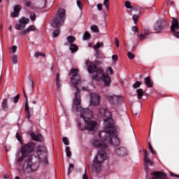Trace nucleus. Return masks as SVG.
<instances>
[{"label": "nucleus", "mask_w": 179, "mask_h": 179, "mask_svg": "<svg viewBox=\"0 0 179 179\" xmlns=\"http://www.w3.org/2000/svg\"><path fill=\"white\" fill-rule=\"evenodd\" d=\"M76 3L77 6H78L80 9H82V8H83V5L82 4V2L80 0H77Z\"/></svg>", "instance_id": "nucleus-45"}, {"label": "nucleus", "mask_w": 179, "mask_h": 179, "mask_svg": "<svg viewBox=\"0 0 179 179\" xmlns=\"http://www.w3.org/2000/svg\"><path fill=\"white\" fill-rule=\"evenodd\" d=\"M83 179H88L87 175L86 174L83 175Z\"/></svg>", "instance_id": "nucleus-59"}, {"label": "nucleus", "mask_w": 179, "mask_h": 179, "mask_svg": "<svg viewBox=\"0 0 179 179\" xmlns=\"http://www.w3.org/2000/svg\"><path fill=\"white\" fill-rule=\"evenodd\" d=\"M55 82H56V87H57V90H59L61 88V83H60V80H59V73H57L56 74V80H55Z\"/></svg>", "instance_id": "nucleus-24"}, {"label": "nucleus", "mask_w": 179, "mask_h": 179, "mask_svg": "<svg viewBox=\"0 0 179 179\" xmlns=\"http://www.w3.org/2000/svg\"><path fill=\"white\" fill-rule=\"evenodd\" d=\"M8 30H9V31H12V25H10L8 27Z\"/></svg>", "instance_id": "nucleus-61"}, {"label": "nucleus", "mask_w": 179, "mask_h": 179, "mask_svg": "<svg viewBox=\"0 0 179 179\" xmlns=\"http://www.w3.org/2000/svg\"><path fill=\"white\" fill-rule=\"evenodd\" d=\"M25 6L29 9L33 10H37L38 9H45V5L47 3V0H41L39 1L37 6L33 4L30 0H23Z\"/></svg>", "instance_id": "nucleus-9"}, {"label": "nucleus", "mask_w": 179, "mask_h": 179, "mask_svg": "<svg viewBox=\"0 0 179 179\" xmlns=\"http://www.w3.org/2000/svg\"><path fill=\"white\" fill-rule=\"evenodd\" d=\"M149 34H152V32L149 29H145L143 30V33L139 35V38L141 41L143 40H146V36H149Z\"/></svg>", "instance_id": "nucleus-19"}, {"label": "nucleus", "mask_w": 179, "mask_h": 179, "mask_svg": "<svg viewBox=\"0 0 179 179\" xmlns=\"http://www.w3.org/2000/svg\"><path fill=\"white\" fill-rule=\"evenodd\" d=\"M145 83L148 87H153V82L150 80V77H146L144 80Z\"/></svg>", "instance_id": "nucleus-23"}, {"label": "nucleus", "mask_w": 179, "mask_h": 179, "mask_svg": "<svg viewBox=\"0 0 179 179\" xmlns=\"http://www.w3.org/2000/svg\"><path fill=\"white\" fill-rule=\"evenodd\" d=\"M142 85V82L141 81H137L133 85L134 89H138V87H140L141 85Z\"/></svg>", "instance_id": "nucleus-34"}, {"label": "nucleus", "mask_w": 179, "mask_h": 179, "mask_svg": "<svg viewBox=\"0 0 179 179\" xmlns=\"http://www.w3.org/2000/svg\"><path fill=\"white\" fill-rule=\"evenodd\" d=\"M29 23H30V20L22 17L19 20V23L15 25V29L16 30H24L26 24H29Z\"/></svg>", "instance_id": "nucleus-11"}, {"label": "nucleus", "mask_w": 179, "mask_h": 179, "mask_svg": "<svg viewBox=\"0 0 179 179\" xmlns=\"http://www.w3.org/2000/svg\"><path fill=\"white\" fill-rule=\"evenodd\" d=\"M78 50H79V48L76 44L71 43L70 45V50L71 51V52H76Z\"/></svg>", "instance_id": "nucleus-27"}, {"label": "nucleus", "mask_w": 179, "mask_h": 179, "mask_svg": "<svg viewBox=\"0 0 179 179\" xmlns=\"http://www.w3.org/2000/svg\"><path fill=\"white\" fill-rule=\"evenodd\" d=\"M1 107L3 108V110H4V111H8V99H4L3 100L2 104H1Z\"/></svg>", "instance_id": "nucleus-26"}, {"label": "nucleus", "mask_w": 179, "mask_h": 179, "mask_svg": "<svg viewBox=\"0 0 179 179\" xmlns=\"http://www.w3.org/2000/svg\"><path fill=\"white\" fill-rule=\"evenodd\" d=\"M171 33L175 37L179 38V24L178 20L174 17L172 18L171 26Z\"/></svg>", "instance_id": "nucleus-10"}, {"label": "nucleus", "mask_w": 179, "mask_h": 179, "mask_svg": "<svg viewBox=\"0 0 179 179\" xmlns=\"http://www.w3.org/2000/svg\"><path fill=\"white\" fill-rule=\"evenodd\" d=\"M53 37H58L59 36V29L53 31Z\"/></svg>", "instance_id": "nucleus-44"}, {"label": "nucleus", "mask_w": 179, "mask_h": 179, "mask_svg": "<svg viewBox=\"0 0 179 179\" xmlns=\"http://www.w3.org/2000/svg\"><path fill=\"white\" fill-rule=\"evenodd\" d=\"M103 5L107 10H108V6L110 5V0H104Z\"/></svg>", "instance_id": "nucleus-38"}, {"label": "nucleus", "mask_w": 179, "mask_h": 179, "mask_svg": "<svg viewBox=\"0 0 179 179\" xmlns=\"http://www.w3.org/2000/svg\"><path fill=\"white\" fill-rule=\"evenodd\" d=\"M115 44L116 47H120V41H118V38H115Z\"/></svg>", "instance_id": "nucleus-50"}, {"label": "nucleus", "mask_w": 179, "mask_h": 179, "mask_svg": "<svg viewBox=\"0 0 179 179\" xmlns=\"http://www.w3.org/2000/svg\"><path fill=\"white\" fill-rule=\"evenodd\" d=\"M152 178L151 179H166V173L163 172H154L151 173Z\"/></svg>", "instance_id": "nucleus-17"}, {"label": "nucleus", "mask_w": 179, "mask_h": 179, "mask_svg": "<svg viewBox=\"0 0 179 179\" xmlns=\"http://www.w3.org/2000/svg\"><path fill=\"white\" fill-rule=\"evenodd\" d=\"M23 93L25 99V113H27L26 117L29 120L30 117H31V115H30V108L29 107V101L27 99V94H26V91L24 89H23Z\"/></svg>", "instance_id": "nucleus-14"}, {"label": "nucleus", "mask_w": 179, "mask_h": 179, "mask_svg": "<svg viewBox=\"0 0 179 179\" xmlns=\"http://www.w3.org/2000/svg\"><path fill=\"white\" fill-rule=\"evenodd\" d=\"M143 153H144L143 160L145 163V169L146 170V169H148V165L150 164V166H152V164H153V162H152V160L149 159V154L148 153L147 150H144Z\"/></svg>", "instance_id": "nucleus-16"}, {"label": "nucleus", "mask_w": 179, "mask_h": 179, "mask_svg": "<svg viewBox=\"0 0 179 179\" xmlns=\"http://www.w3.org/2000/svg\"><path fill=\"white\" fill-rule=\"evenodd\" d=\"M50 68H51V70H52V69H54V64L52 63Z\"/></svg>", "instance_id": "nucleus-63"}, {"label": "nucleus", "mask_w": 179, "mask_h": 179, "mask_svg": "<svg viewBox=\"0 0 179 179\" xmlns=\"http://www.w3.org/2000/svg\"><path fill=\"white\" fill-rule=\"evenodd\" d=\"M76 92L73 100V108L80 112V118L84 120L85 124L78 122L80 129H88V131H94L97 127V122L92 120L93 118V111L88 108H83L80 106V91L76 89Z\"/></svg>", "instance_id": "nucleus-2"}, {"label": "nucleus", "mask_w": 179, "mask_h": 179, "mask_svg": "<svg viewBox=\"0 0 179 179\" xmlns=\"http://www.w3.org/2000/svg\"><path fill=\"white\" fill-rule=\"evenodd\" d=\"M125 8L127 9H132V6H131V2L127 1L124 3Z\"/></svg>", "instance_id": "nucleus-39"}, {"label": "nucleus", "mask_w": 179, "mask_h": 179, "mask_svg": "<svg viewBox=\"0 0 179 179\" xmlns=\"http://www.w3.org/2000/svg\"><path fill=\"white\" fill-rule=\"evenodd\" d=\"M15 136L18 141L22 144V138L20 137V134L19 133H16Z\"/></svg>", "instance_id": "nucleus-46"}, {"label": "nucleus", "mask_w": 179, "mask_h": 179, "mask_svg": "<svg viewBox=\"0 0 179 179\" xmlns=\"http://www.w3.org/2000/svg\"><path fill=\"white\" fill-rule=\"evenodd\" d=\"M23 157H27V159H29V157H20L17 159V163H20V162L23 160Z\"/></svg>", "instance_id": "nucleus-53"}, {"label": "nucleus", "mask_w": 179, "mask_h": 179, "mask_svg": "<svg viewBox=\"0 0 179 179\" xmlns=\"http://www.w3.org/2000/svg\"><path fill=\"white\" fill-rule=\"evenodd\" d=\"M132 113H133V115H134V117H138V115H139V111L136 112L135 110H133Z\"/></svg>", "instance_id": "nucleus-57"}, {"label": "nucleus", "mask_w": 179, "mask_h": 179, "mask_svg": "<svg viewBox=\"0 0 179 179\" xmlns=\"http://www.w3.org/2000/svg\"><path fill=\"white\" fill-rule=\"evenodd\" d=\"M8 174H5V175L3 176V178H5V179L8 178Z\"/></svg>", "instance_id": "nucleus-62"}, {"label": "nucleus", "mask_w": 179, "mask_h": 179, "mask_svg": "<svg viewBox=\"0 0 179 179\" xmlns=\"http://www.w3.org/2000/svg\"><path fill=\"white\" fill-rule=\"evenodd\" d=\"M136 93H137L138 99H142V96H143V90L138 89L136 90Z\"/></svg>", "instance_id": "nucleus-29"}, {"label": "nucleus", "mask_w": 179, "mask_h": 179, "mask_svg": "<svg viewBox=\"0 0 179 179\" xmlns=\"http://www.w3.org/2000/svg\"><path fill=\"white\" fill-rule=\"evenodd\" d=\"M71 82L75 89H78V86L80 85V76L79 75V69H75L70 72Z\"/></svg>", "instance_id": "nucleus-7"}, {"label": "nucleus", "mask_w": 179, "mask_h": 179, "mask_svg": "<svg viewBox=\"0 0 179 179\" xmlns=\"http://www.w3.org/2000/svg\"><path fill=\"white\" fill-rule=\"evenodd\" d=\"M149 150L152 155H156V151L153 149V147H152V145H150Z\"/></svg>", "instance_id": "nucleus-51"}, {"label": "nucleus", "mask_w": 179, "mask_h": 179, "mask_svg": "<svg viewBox=\"0 0 179 179\" xmlns=\"http://www.w3.org/2000/svg\"><path fill=\"white\" fill-rule=\"evenodd\" d=\"M36 13H31L29 15V18L32 22H34L36 20Z\"/></svg>", "instance_id": "nucleus-37"}, {"label": "nucleus", "mask_w": 179, "mask_h": 179, "mask_svg": "<svg viewBox=\"0 0 179 179\" xmlns=\"http://www.w3.org/2000/svg\"><path fill=\"white\" fill-rule=\"evenodd\" d=\"M92 31H94V33H99V27L97 25H92L91 27Z\"/></svg>", "instance_id": "nucleus-33"}, {"label": "nucleus", "mask_w": 179, "mask_h": 179, "mask_svg": "<svg viewBox=\"0 0 179 179\" xmlns=\"http://www.w3.org/2000/svg\"><path fill=\"white\" fill-rule=\"evenodd\" d=\"M29 136H31V139L36 141V142H41V139H43L41 134L36 135V134H34V132L30 133Z\"/></svg>", "instance_id": "nucleus-21"}, {"label": "nucleus", "mask_w": 179, "mask_h": 179, "mask_svg": "<svg viewBox=\"0 0 179 179\" xmlns=\"http://www.w3.org/2000/svg\"><path fill=\"white\" fill-rule=\"evenodd\" d=\"M12 62H13V64H17V56L16 55H13V57H12Z\"/></svg>", "instance_id": "nucleus-40"}, {"label": "nucleus", "mask_w": 179, "mask_h": 179, "mask_svg": "<svg viewBox=\"0 0 179 179\" xmlns=\"http://www.w3.org/2000/svg\"><path fill=\"white\" fill-rule=\"evenodd\" d=\"M88 72L90 73H92V78L96 82H100V80H103L105 86H110L111 83V78L108 74L104 73V70L101 66H97L94 63L87 60L85 62Z\"/></svg>", "instance_id": "nucleus-3"}, {"label": "nucleus", "mask_w": 179, "mask_h": 179, "mask_svg": "<svg viewBox=\"0 0 179 179\" xmlns=\"http://www.w3.org/2000/svg\"><path fill=\"white\" fill-rule=\"evenodd\" d=\"M116 153L120 157H124V156H127V155H128L127 148H125L124 147H120V148H117L116 150Z\"/></svg>", "instance_id": "nucleus-18"}, {"label": "nucleus", "mask_w": 179, "mask_h": 179, "mask_svg": "<svg viewBox=\"0 0 179 179\" xmlns=\"http://www.w3.org/2000/svg\"><path fill=\"white\" fill-rule=\"evenodd\" d=\"M17 50V47L16 45H13L11 48V52L13 54H15L16 52V50Z\"/></svg>", "instance_id": "nucleus-48"}, {"label": "nucleus", "mask_w": 179, "mask_h": 179, "mask_svg": "<svg viewBox=\"0 0 179 179\" xmlns=\"http://www.w3.org/2000/svg\"><path fill=\"white\" fill-rule=\"evenodd\" d=\"M127 57L129 59H134V58H135V55L131 52H127Z\"/></svg>", "instance_id": "nucleus-41"}, {"label": "nucleus", "mask_w": 179, "mask_h": 179, "mask_svg": "<svg viewBox=\"0 0 179 179\" xmlns=\"http://www.w3.org/2000/svg\"><path fill=\"white\" fill-rule=\"evenodd\" d=\"M73 169H74L73 164H70L68 169V174H70L71 173H72V170H73Z\"/></svg>", "instance_id": "nucleus-42"}, {"label": "nucleus", "mask_w": 179, "mask_h": 179, "mask_svg": "<svg viewBox=\"0 0 179 179\" xmlns=\"http://www.w3.org/2000/svg\"><path fill=\"white\" fill-rule=\"evenodd\" d=\"M90 96V103L91 106H96L100 104V95L99 94L92 92Z\"/></svg>", "instance_id": "nucleus-13"}, {"label": "nucleus", "mask_w": 179, "mask_h": 179, "mask_svg": "<svg viewBox=\"0 0 179 179\" xmlns=\"http://www.w3.org/2000/svg\"><path fill=\"white\" fill-rule=\"evenodd\" d=\"M34 57H35V58H38V57H45V54L38 52L35 53Z\"/></svg>", "instance_id": "nucleus-36"}, {"label": "nucleus", "mask_w": 179, "mask_h": 179, "mask_svg": "<svg viewBox=\"0 0 179 179\" xmlns=\"http://www.w3.org/2000/svg\"><path fill=\"white\" fill-rule=\"evenodd\" d=\"M83 40H90V34L87 31H85L83 36Z\"/></svg>", "instance_id": "nucleus-31"}, {"label": "nucleus", "mask_w": 179, "mask_h": 179, "mask_svg": "<svg viewBox=\"0 0 179 179\" xmlns=\"http://www.w3.org/2000/svg\"><path fill=\"white\" fill-rule=\"evenodd\" d=\"M66 154L68 157L72 156V152H71V148L69 147H66Z\"/></svg>", "instance_id": "nucleus-32"}, {"label": "nucleus", "mask_w": 179, "mask_h": 179, "mask_svg": "<svg viewBox=\"0 0 179 179\" xmlns=\"http://www.w3.org/2000/svg\"><path fill=\"white\" fill-rule=\"evenodd\" d=\"M97 9H98V10H102V9H103V5H102L101 3H99V4L97 5Z\"/></svg>", "instance_id": "nucleus-55"}, {"label": "nucleus", "mask_w": 179, "mask_h": 179, "mask_svg": "<svg viewBox=\"0 0 179 179\" xmlns=\"http://www.w3.org/2000/svg\"><path fill=\"white\" fill-rule=\"evenodd\" d=\"M171 177H177V178H179V175H176L173 173H170Z\"/></svg>", "instance_id": "nucleus-58"}, {"label": "nucleus", "mask_w": 179, "mask_h": 179, "mask_svg": "<svg viewBox=\"0 0 179 179\" xmlns=\"http://www.w3.org/2000/svg\"><path fill=\"white\" fill-rule=\"evenodd\" d=\"M96 50V55H100V52L99 51V50Z\"/></svg>", "instance_id": "nucleus-60"}, {"label": "nucleus", "mask_w": 179, "mask_h": 179, "mask_svg": "<svg viewBox=\"0 0 179 179\" xmlns=\"http://www.w3.org/2000/svg\"><path fill=\"white\" fill-rule=\"evenodd\" d=\"M29 82L31 85V89H33V85H34V82L33 81V78H29Z\"/></svg>", "instance_id": "nucleus-56"}, {"label": "nucleus", "mask_w": 179, "mask_h": 179, "mask_svg": "<svg viewBox=\"0 0 179 179\" xmlns=\"http://www.w3.org/2000/svg\"><path fill=\"white\" fill-rule=\"evenodd\" d=\"M166 27V22L164 20L158 21L154 27L155 33H160Z\"/></svg>", "instance_id": "nucleus-15"}, {"label": "nucleus", "mask_w": 179, "mask_h": 179, "mask_svg": "<svg viewBox=\"0 0 179 179\" xmlns=\"http://www.w3.org/2000/svg\"><path fill=\"white\" fill-rule=\"evenodd\" d=\"M107 158L106 155V151L102 150L98 152L96 156H95L94 159L93 167L95 169L96 171H100L101 170V164L104 162V160Z\"/></svg>", "instance_id": "nucleus-6"}, {"label": "nucleus", "mask_w": 179, "mask_h": 179, "mask_svg": "<svg viewBox=\"0 0 179 179\" xmlns=\"http://www.w3.org/2000/svg\"><path fill=\"white\" fill-rule=\"evenodd\" d=\"M66 16V13L64 9L60 8L58 10L56 15L52 20L51 24L52 27H61L65 22V17Z\"/></svg>", "instance_id": "nucleus-5"}, {"label": "nucleus", "mask_w": 179, "mask_h": 179, "mask_svg": "<svg viewBox=\"0 0 179 179\" xmlns=\"http://www.w3.org/2000/svg\"><path fill=\"white\" fill-rule=\"evenodd\" d=\"M66 40L68 43H69V44H73V43H75V41H76V38H75V36H69L66 37Z\"/></svg>", "instance_id": "nucleus-28"}, {"label": "nucleus", "mask_w": 179, "mask_h": 179, "mask_svg": "<svg viewBox=\"0 0 179 179\" xmlns=\"http://www.w3.org/2000/svg\"><path fill=\"white\" fill-rule=\"evenodd\" d=\"M101 47H104V43L103 42H98L93 46V48L94 50H98V48H101Z\"/></svg>", "instance_id": "nucleus-30"}, {"label": "nucleus", "mask_w": 179, "mask_h": 179, "mask_svg": "<svg viewBox=\"0 0 179 179\" xmlns=\"http://www.w3.org/2000/svg\"><path fill=\"white\" fill-rule=\"evenodd\" d=\"M107 72H109L110 75H113V68H111L110 66H108L106 69Z\"/></svg>", "instance_id": "nucleus-49"}, {"label": "nucleus", "mask_w": 179, "mask_h": 179, "mask_svg": "<svg viewBox=\"0 0 179 179\" xmlns=\"http://www.w3.org/2000/svg\"><path fill=\"white\" fill-rule=\"evenodd\" d=\"M19 97H20V95L17 94L14 98H13V103H17V101H19Z\"/></svg>", "instance_id": "nucleus-47"}, {"label": "nucleus", "mask_w": 179, "mask_h": 179, "mask_svg": "<svg viewBox=\"0 0 179 179\" xmlns=\"http://www.w3.org/2000/svg\"><path fill=\"white\" fill-rule=\"evenodd\" d=\"M36 154L41 163H43V164H47V163H48V161L47 160V148L45 146H38L36 150Z\"/></svg>", "instance_id": "nucleus-8"}, {"label": "nucleus", "mask_w": 179, "mask_h": 179, "mask_svg": "<svg viewBox=\"0 0 179 179\" xmlns=\"http://www.w3.org/2000/svg\"><path fill=\"white\" fill-rule=\"evenodd\" d=\"M132 19L134 22V24H138V19H139V15H134Z\"/></svg>", "instance_id": "nucleus-35"}, {"label": "nucleus", "mask_w": 179, "mask_h": 179, "mask_svg": "<svg viewBox=\"0 0 179 179\" xmlns=\"http://www.w3.org/2000/svg\"><path fill=\"white\" fill-rule=\"evenodd\" d=\"M22 10V6L17 5L14 7V12L11 13L12 17H17L19 13Z\"/></svg>", "instance_id": "nucleus-20"}, {"label": "nucleus", "mask_w": 179, "mask_h": 179, "mask_svg": "<svg viewBox=\"0 0 179 179\" xmlns=\"http://www.w3.org/2000/svg\"><path fill=\"white\" fill-rule=\"evenodd\" d=\"M131 30L134 33H138V27H136V26L132 27Z\"/></svg>", "instance_id": "nucleus-52"}, {"label": "nucleus", "mask_w": 179, "mask_h": 179, "mask_svg": "<svg viewBox=\"0 0 179 179\" xmlns=\"http://www.w3.org/2000/svg\"><path fill=\"white\" fill-rule=\"evenodd\" d=\"M34 148H36V144L33 142L28 143L21 148V153L23 157H28L24 166L31 170V171H36V170L38 169V165H37V164H33L31 162V153H33Z\"/></svg>", "instance_id": "nucleus-4"}, {"label": "nucleus", "mask_w": 179, "mask_h": 179, "mask_svg": "<svg viewBox=\"0 0 179 179\" xmlns=\"http://www.w3.org/2000/svg\"><path fill=\"white\" fill-rule=\"evenodd\" d=\"M62 141L64 145H69V139H68V138L63 137Z\"/></svg>", "instance_id": "nucleus-43"}, {"label": "nucleus", "mask_w": 179, "mask_h": 179, "mask_svg": "<svg viewBox=\"0 0 179 179\" xmlns=\"http://www.w3.org/2000/svg\"><path fill=\"white\" fill-rule=\"evenodd\" d=\"M30 31H36V27L34 25H31L27 29L22 31L21 34H29Z\"/></svg>", "instance_id": "nucleus-22"}, {"label": "nucleus", "mask_w": 179, "mask_h": 179, "mask_svg": "<svg viewBox=\"0 0 179 179\" xmlns=\"http://www.w3.org/2000/svg\"><path fill=\"white\" fill-rule=\"evenodd\" d=\"M99 115L103 120V131L99 133L100 140L94 138L92 145L99 149H106L107 143L111 145L113 139L118 141L117 138V126L114 125V120L111 118V112L106 108H100Z\"/></svg>", "instance_id": "nucleus-1"}, {"label": "nucleus", "mask_w": 179, "mask_h": 179, "mask_svg": "<svg viewBox=\"0 0 179 179\" xmlns=\"http://www.w3.org/2000/svg\"><path fill=\"white\" fill-rule=\"evenodd\" d=\"M106 99L112 104H120V103L124 102V98L121 96L107 95Z\"/></svg>", "instance_id": "nucleus-12"}, {"label": "nucleus", "mask_w": 179, "mask_h": 179, "mask_svg": "<svg viewBox=\"0 0 179 179\" xmlns=\"http://www.w3.org/2000/svg\"><path fill=\"white\" fill-rule=\"evenodd\" d=\"M15 179H20V178H19V176L15 177Z\"/></svg>", "instance_id": "nucleus-64"}, {"label": "nucleus", "mask_w": 179, "mask_h": 179, "mask_svg": "<svg viewBox=\"0 0 179 179\" xmlns=\"http://www.w3.org/2000/svg\"><path fill=\"white\" fill-rule=\"evenodd\" d=\"M112 59L113 61H118V56H117V55H113L112 56Z\"/></svg>", "instance_id": "nucleus-54"}, {"label": "nucleus", "mask_w": 179, "mask_h": 179, "mask_svg": "<svg viewBox=\"0 0 179 179\" xmlns=\"http://www.w3.org/2000/svg\"><path fill=\"white\" fill-rule=\"evenodd\" d=\"M55 82H56V87H57V90H59L61 88V83H60V80H59V73H57L56 74V80H55Z\"/></svg>", "instance_id": "nucleus-25"}]
</instances>
